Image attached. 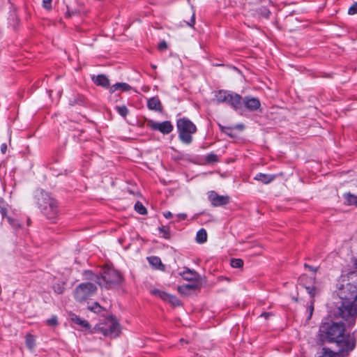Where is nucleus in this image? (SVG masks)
<instances>
[{
    "label": "nucleus",
    "mask_w": 357,
    "mask_h": 357,
    "mask_svg": "<svg viewBox=\"0 0 357 357\" xmlns=\"http://www.w3.org/2000/svg\"><path fill=\"white\" fill-rule=\"evenodd\" d=\"M151 67H152L153 68H154V69H155V68H156V66H155V65H151Z\"/></svg>",
    "instance_id": "603ef678"
},
{
    "label": "nucleus",
    "mask_w": 357,
    "mask_h": 357,
    "mask_svg": "<svg viewBox=\"0 0 357 357\" xmlns=\"http://www.w3.org/2000/svg\"><path fill=\"white\" fill-rule=\"evenodd\" d=\"M89 309L96 313H98L102 310L101 306L98 303H94L92 305L89 307Z\"/></svg>",
    "instance_id": "2f4dec72"
},
{
    "label": "nucleus",
    "mask_w": 357,
    "mask_h": 357,
    "mask_svg": "<svg viewBox=\"0 0 357 357\" xmlns=\"http://www.w3.org/2000/svg\"><path fill=\"white\" fill-rule=\"evenodd\" d=\"M7 151V144L3 143L1 145V151L3 154H5Z\"/></svg>",
    "instance_id": "79ce46f5"
},
{
    "label": "nucleus",
    "mask_w": 357,
    "mask_h": 357,
    "mask_svg": "<svg viewBox=\"0 0 357 357\" xmlns=\"http://www.w3.org/2000/svg\"><path fill=\"white\" fill-rule=\"evenodd\" d=\"M243 105L250 112L257 110L261 106L260 101L258 98L249 96H245L243 98H242V105Z\"/></svg>",
    "instance_id": "9b49d317"
},
{
    "label": "nucleus",
    "mask_w": 357,
    "mask_h": 357,
    "mask_svg": "<svg viewBox=\"0 0 357 357\" xmlns=\"http://www.w3.org/2000/svg\"><path fill=\"white\" fill-rule=\"evenodd\" d=\"M146 126L151 130H158L164 135H167L173 130V126L169 121H165L162 123L155 122L151 119L146 120Z\"/></svg>",
    "instance_id": "6e6552de"
},
{
    "label": "nucleus",
    "mask_w": 357,
    "mask_h": 357,
    "mask_svg": "<svg viewBox=\"0 0 357 357\" xmlns=\"http://www.w3.org/2000/svg\"><path fill=\"white\" fill-rule=\"evenodd\" d=\"M164 216L166 218L169 219V218H172L173 215L170 211H167V212L164 213Z\"/></svg>",
    "instance_id": "a18cd8bd"
},
{
    "label": "nucleus",
    "mask_w": 357,
    "mask_h": 357,
    "mask_svg": "<svg viewBox=\"0 0 357 357\" xmlns=\"http://www.w3.org/2000/svg\"><path fill=\"white\" fill-rule=\"evenodd\" d=\"M64 285H65L64 283H62V284H60V283L55 284L53 286V289H54V292H56L58 294H63L64 290H65Z\"/></svg>",
    "instance_id": "cd10ccee"
},
{
    "label": "nucleus",
    "mask_w": 357,
    "mask_h": 357,
    "mask_svg": "<svg viewBox=\"0 0 357 357\" xmlns=\"http://www.w3.org/2000/svg\"><path fill=\"white\" fill-rule=\"evenodd\" d=\"M149 264L154 268L158 269H163L164 265L162 264L160 258L155 256L148 257Z\"/></svg>",
    "instance_id": "6ab92c4d"
},
{
    "label": "nucleus",
    "mask_w": 357,
    "mask_h": 357,
    "mask_svg": "<svg viewBox=\"0 0 357 357\" xmlns=\"http://www.w3.org/2000/svg\"><path fill=\"white\" fill-rule=\"evenodd\" d=\"M46 323L50 326H56L57 324H58L56 317V316H52L51 318L48 319L46 321Z\"/></svg>",
    "instance_id": "72a5a7b5"
},
{
    "label": "nucleus",
    "mask_w": 357,
    "mask_h": 357,
    "mask_svg": "<svg viewBox=\"0 0 357 357\" xmlns=\"http://www.w3.org/2000/svg\"><path fill=\"white\" fill-rule=\"evenodd\" d=\"M116 112L123 117H126L128 114V109L125 105L116 106Z\"/></svg>",
    "instance_id": "393cba45"
},
{
    "label": "nucleus",
    "mask_w": 357,
    "mask_h": 357,
    "mask_svg": "<svg viewBox=\"0 0 357 357\" xmlns=\"http://www.w3.org/2000/svg\"><path fill=\"white\" fill-rule=\"evenodd\" d=\"M313 311H314V300L312 299L311 301V305L309 307V317H308L309 319L311 318Z\"/></svg>",
    "instance_id": "58836bf2"
},
{
    "label": "nucleus",
    "mask_w": 357,
    "mask_h": 357,
    "mask_svg": "<svg viewBox=\"0 0 357 357\" xmlns=\"http://www.w3.org/2000/svg\"><path fill=\"white\" fill-rule=\"evenodd\" d=\"M275 178V175L259 173L255 177V180L259 181L264 184H268Z\"/></svg>",
    "instance_id": "dca6fc26"
},
{
    "label": "nucleus",
    "mask_w": 357,
    "mask_h": 357,
    "mask_svg": "<svg viewBox=\"0 0 357 357\" xmlns=\"http://www.w3.org/2000/svg\"><path fill=\"white\" fill-rule=\"evenodd\" d=\"M70 320L82 328L88 329L90 328V324L86 320L82 319L75 314L70 316Z\"/></svg>",
    "instance_id": "4468645a"
},
{
    "label": "nucleus",
    "mask_w": 357,
    "mask_h": 357,
    "mask_svg": "<svg viewBox=\"0 0 357 357\" xmlns=\"http://www.w3.org/2000/svg\"><path fill=\"white\" fill-rule=\"evenodd\" d=\"M230 264L233 268H241L243 266V261L241 259H232Z\"/></svg>",
    "instance_id": "c85d7f7f"
},
{
    "label": "nucleus",
    "mask_w": 357,
    "mask_h": 357,
    "mask_svg": "<svg viewBox=\"0 0 357 357\" xmlns=\"http://www.w3.org/2000/svg\"><path fill=\"white\" fill-rule=\"evenodd\" d=\"M225 104L230 105L236 111L239 110L242 108V97L230 91Z\"/></svg>",
    "instance_id": "9d476101"
},
{
    "label": "nucleus",
    "mask_w": 357,
    "mask_h": 357,
    "mask_svg": "<svg viewBox=\"0 0 357 357\" xmlns=\"http://www.w3.org/2000/svg\"><path fill=\"white\" fill-rule=\"evenodd\" d=\"M92 80L98 86H100L106 89L109 88V80L105 75L93 76Z\"/></svg>",
    "instance_id": "ddd939ff"
},
{
    "label": "nucleus",
    "mask_w": 357,
    "mask_h": 357,
    "mask_svg": "<svg viewBox=\"0 0 357 357\" xmlns=\"http://www.w3.org/2000/svg\"><path fill=\"white\" fill-rule=\"evenodd\" d=\"M167 48V43L165 41H162L158 45V49L161 51L165 50Z\"/></svg>",
    "instance_id": "ea45409f"
},
{
    "label": "nucleus",
    "mask_w": 357,
    "mask_h": 357,
    "mask_svg": "<svg viewBox=\"0 0 357 357\" xmlns=\"http://www.w3.org/2000/svg\"><path fill=\"white\" fill-rule=\"evenodd\" d=\"M176 126L180 140L185 144H190L192 142V135L197 132L196 126L186 118L179 119Z\"/></svg>",
    "instance_id": "423d86ee"
},
{
    "label": "nucleus",
    "mask_w": 357,
    "mask_h": 357,
    "mask_svg": "<svg viewBox=\"0 0 357 357\" xmlns=\"http://www.w3.org/2000/svg\"><path fill=\"white\" fill-rule=\"evenodd\" d=\"M351 280H353V282H357V275H354L351 278Z\"/></svg>",
    "instance_id": "09e8293b"
},
{
    "label": "nucleus",
    "mask_w": 357,
    "mask_h": 357,
    "mask_svg": "<svg viewBox=\"0 0 357 357\" xmlns=\"http://www.w3.org/2000/svg\"><path fill=\"white\" fill-rule=\"evenodd\" d=\"M36 199L38 208L43 215L51 220L56 219L59 215L57 202L43 191L36 195Z\"/></svg>",
    "instance_id": "7ed1b4c3"
},
{
    "label": "nucleus",
    "mask_w": 357,
    "mask_h": 357,
    "mask_svg": "<svg viewBox=\"0 0 357 357\" xmlns=\"http://www.w3.org/2000/svg\"><path fill=\"white\" fill-rule=\"evenodd\" d=\"M26 344L29 349H32L34 347V338L31 334H28L26 336Z\"/></svg>",
    "instance_id": "c756f323"
},
{
    "label": "nucleus",
    "mask_w": 357,
    "mask_h": 357,
    "mask_svg": "<svg viewBox=\"0 0 357 357\" xmlns=\"http://www.w3.org/2000/svg\"><path fill=\"white\" fill-rule=\"evenodd\" d=\"M92 333H100L105 337L115 338L121 333L120 325L113 317L107 318L104 322L97 324L91 331Z\"/></svg>",
    "instance_id": "39448f33"
},
{
    "label": "nucleus",
    "mask_w": 357,
    "mask_h": 357,
    "mask_svg": "<svg viewBox=\"0 0 357 357\" xmlns=\"http://www.w3.org/2000/svg\"><path fill=\"white\" fill-rule=\"evenodd\" d=\"M96 286L91 282L79 284L74 291V297L78 302H83L92 296L96 291Z\"/></svg>",
    "instance_id": "0eeeda50"
},
{
    "label": "nucleus",
    "mask_w": 357,
    "mask_h": 357,
    "mask_svg": "<svg viewBox=\"0 0 357 357\" xmlns=\"http://www.w3.org/2000/svg\"><path fill=\"white\" fill-rule=\"evenodd\" d=\"M77 13V10H70L68 6H67V11L66 13V17H70L71 16L75 15Z\"/></svg>",
    "instance_id": "4c0bfd02"
},
{
    "label": "nucleus",
    "mask_w": 357,
    "mask_h": 357,
    "mask_svg": "<svg viewBox=\"0 0 357 357\" xmlns=\"http://www.w3.org/2000/svg\"><path fill=\"white\" fill-rule=\"evenodd\" d=\"M181 342H184V340L183 339H181Z\"/></svg>",
    "instance_id": "5fc2aeb1"
},
{
    "label": "nucleus",
    "mask_w": 357,
    "mask_h": 357,
    "mask_svg": "<svg viewBox=\"0 0 357 357\" xmlns=\"http://www.w3.org/2000/svg\"><path fill=\"white\" fill-rule=\"evenodd\" d=\"M337 355L339 356H343L339 354V351L337 353H335L328 348H323L321 355L319 357H336Z\"/></svg>",
    "instance_id": "5701e85b"
},
{
    "label": "nucleus",
    "mask_w": 357,
    "mask_h": 357,
    "mask_svg": "<svg viewBox=\"0 0 357 357\" xmlns=\"http://www.w3.org/2000/svg\"><path fill=\"white\" fill-rule=\"evenodd\" d=\"M152 294L165 301H167V299L169 298V295H170V294H169L165 291H160L159 289L153 290Z\"/></svg>",
    "instance_id": "b1692460"
},
{
    "label": "nucleus",
    "mask_w": 357,
    "mask_h": 357,
    "mask_svg": "<svg viewBox=\"0 0 357 357\" xmlns=\"http://www.w3.org/2000/svg\"><path fill=\"white\" fill-rule=\"evenodd\" d=\"M159 231L161 234H162V236L165 238H170V232L168 228L165 227H161L159 228Z\"/></svg>",
    "instance_id": "7c9ffc66"
},
{
    "label": "nucleus",
    "mask_w": 357,
    "mask_h": 357,
    "mask_svg": "<svg viewBox=\"0 0 357 357\" xmlns=\"http://www.w3.org/2000/svg\"><path fill=\"white\" fill-rule=\"evenodd\" d=\"M319 339L322 342L336 343L339 354L347 356L356 347V341L349 335H345V326L341 322L324 319L319 329Z\"/></svg>",
    "instance_id": "f257e3e1"
},
{
    "label": "nucleus",
    "mask_w": 357,
    "mask_h": 357,
    "mask_svg": "<svg viewBox=\"0 0 357 357\" xmlns=\"http://www.w3.org/2000/svg\"><path fill=\"white\" fill-rule=\"evenodd\" d=\"M147 107L151 110L160 112L162 109L161 102L158 97L149 98L147 101Z\"/></svg>",
    "instance_id": "f8f14e48"
},
{
    "label": "nucleus",
    "mask_w": 357,
    "mask_h": 357,
    "mask_svg": "<svg viewBox=\"0 0 357 357\" xmlns=\"http://www.w3.org/2000/svg\"><path fill=\"white\" fill-rule=\"evenodd\" d=\"M181 275L186 280H194L197 278V273L195 271H191L188 268H186L185 271H183L181 273Z\"/></svg>",
    "instance_id": "4be33fe9"
},
{
    "label": "nucleus",
    "mask_w": 357,
    "mask_h": 357,
    "mask_svg": "<svg viewBox=\"0 0 357 357\" xmlns=\"http://www.w3.org/2000/svg\"><path fill=\"white\" fill-rule=\"evenodd\" d=\"M91 279L95 280L100 286L110 288L119 284L122 281V276L116 270L110 267H104L100 276L93 275Z\"/></svg>",
    "instance_id": "20e7f679"
},
{
    "label": "nucleus",
    "mask_w": 357,
    "mask_h": 357,
    "mask_svg": "<svg viewBox=\"0 0 357 357\" xmlns=\"http://www.w3.org/2000/svg\"><path fill=\"white\" fill-rule=\"evenodd\" d=\"M52 0H43V6L47 10H51L52 7Z\"/></svg>",
    "instance_id": "c9c22d12"
},
{
    "label": "nucleus",
    "mask_w": 357,
    "mask_h": 357,
    "mask_svg": "<svg viewBox=\"0 0 357 357\" xmlns=\"http://www.w3.org/2000/svg\"><path fill=\"white\" fill-rule=\"evenodd\" d=\"M228 130H225V132H225V133H226V134H227V135H230V134L228 132Z\"/></svg>",
    "instance_id": "3c124183"
},
{
    "label": "nucleus",
    "mask_w": 357,
    "mask_h": 357,
    "mask_svg": "<svg viewBox=\"0 0 357 357\" xmlns=\"http://www.w3.org/2000/svg\"><path fill=\"white\" fill-rule=\"evenodd\" d=\"M196 285L194 284H185L178 287V291L183 294L185 293L188 290H194L196 289Z\"/></svg>",
    "instance_id": "bb28decb"
},
{
    "label": "nucleus",
    "mask_w": 357,
    "mask_h": 357,
    "mask_svg": "<svg viewBox=\"0 0 357 357\" xmlns=\"http://www.w3.org/2000/svg\"><path fill=\"white\" fill-rule=\"evenodd\" d=\"M356 186L357 187V180L356 181V183H355Z\"/></svg>",
    "instance_id": "864d4df0"
},
{
    "label": "nucleus",
    "mask_w": 357,
    "mask_h": 357,
    "mask_svg": "<svg viewBox=\"0 0 357 357\" xmlns=\"http://www.w3.org/2000/svg\"><path fill=\"white\" fill-rule=\"evenodd\" d=\"M207 241V232L204 229H200L196 234V242L198 243H204Z\"/></svg>",
    "instance_id": "aec40b11"
},
{
    "label": "nucleus",
    "mask_w": 357,
    "mask_h": 357,
    "mask_svg": "<svg viewBox=\"0 0 357 357\" xmlns=\"http://www.w3.org/2000/svg\"><path fill=\"white\" fill-rule=\"evenodd\" d=\"M208 198L214 207L225 206L229 202V196L220 195L215 191H210Z\"/></svg>",
    "instance_id": "1a4fd4ad"
},
{
    "label": "nucleus",
    "mask_w": 357,
    "mask_h": 357,
    "mask_svg": "<svg viewBox=\"0 0 357 357\" xmlns=\"http://www.w3.org/2000/svg\"><path fill=\"white\" fill-rule=\"evenodd\" d=\"M195 14L193 13L192 15L191 20H190V22H188L187 24L190 26H193L195 24Z\"/></svg>",
    "instance_id": "37998d69"
},
{
    "label": "nucleus",
    "mask_w": 357,
    "mask_h": 357,
    "mask_svg": "<svg viewBox=\"0 0 357 357\" xmlns=\"http://www.w3.org/2000/svg\"><path fill=\"white\" fill-rule=\"evenodd\" d=\"M181 342H184V340L183 339H181Z\"/></svg>",
    "instance_id": "6e6d98bb"
},
{
    "label": "nucleus",
    "mask_w": 357,
    "mask_h": 357,
    "mask_svg": "<svg viewBox=\"0 0 357 357\" xmlns=\"http://www.w3.org/2000/svg\"><path fill=\"white\" fill-rule=\"evenodd\" d=\"M229 92L230 91L225 90L218 91V92L215 93V100L218 104L225 103V101L227 100Z\"/></svg>",
    "instance_id": "f3484780"
},
{
    "label": "nucleus",
    "mask_w": 357,
    "mask_h": 357,
    "mask_svg": "<svg viewBox=\"0 0 357 357\" xmlns=\"http://www.w3.org/2000/svg\"><path fill=\"white\" fill-rule=\"evenodd\" d=\"M305 288L307 290V292L311 296V297H314L317 294V289L314 286H306L305 285Z\"/></svg>",
    "instance_id": "473e14b6"
},
{
    "label": "nucleus",
    "mask_w": 357,
    "mask_h": 357,
    "mask_svg": "<svg viewBox=\"0 0 357 357\" xmlns=\"http://www.w3.org/2000/svg\"><path fill=\"white\" fill-rule=\"evenodd\" d=\"M348 13L349 15L357 14V3H355L349 8Z\"/></svg>",
    "instance_id": "e433bc0d"
},
{
    "label": "nucleus",
    "mask_w": 357,
    "mask_h": 357,
    "mask_svg": "<svg viewBox=\"0 0 357 357\" xmlns=\"http://www.w3.org/2000/svg\"><path fill=\"white\" fill-rule=\"evenodd\" d=\"M130 86L126 83H116L109 88V92L114 93L116 91H127L130 89Z\"/></svg>",
    "instance_id": "a211bd4d"
},
{
    "label": "nucleus",
    "mask_w": 357,
    "mask_h": 357,
    "mask_svg": "<svg viewBox=\"0 0 357 357\" xmlns=\"http://www.w3.org/2000/svg\"><path fill=\"white\" fill-rule=\"evenodd\" d=\"M167 301L171 303L174 305H180V302H179L178 299L176 296H174L172 295H169V298L167 299Z\"/></svg>",
    "instance_id": "f704fd0d"
},
{
    "label": "nucleus",
    "mask_w": 357,
    "mask_h": 357,
    "mask_svg": "<svg viewBox=\"0 0 357 357\" xmlns=\"http://www.w3.org/2000/svg\"><path fill=\"white\" fill-rule=\"evenodd\" d=\"M178 220H184L187 218V215L185 213H179L177 215Z\"/></svg>",
    "instance_id": "a19ab883"
},
{
    "label": "nucleus",
    "mask_w": 357,
    "mask_h": 357,
    "mask_svg": "<svg viewBox=\"0 0 357 357\" xmlns=\"http://www.w3.org/2000/svg\"><path fill=\"white\" fill-rule=\"evenodd\" d=\"M306 278L305 275H302L301 278H300V281H301V283H303V280L304 279Z\"/></svg>",
    "instance_id": "8fccbe9b"
},
{
    "label": "nucleus",
    "mask_w": 357,
    "mask_h": 357,
    "mask_svg": "<svg viewBox=\"0 0 357 357\" xmlns=\"http://www.w3.org/2000/svg\"><path fill=\"white\" fill-rule=\"evenodd\" d=\"M261 317H264L265 319H268L270 316H272V313L271 312H264L261 315Z\"/></svg>",
    "instance_id": "49530a36"
},
{
    "label": "nucleus",
    "mask_w": 357,
    "mask_h": 357,
    "mask_svg": "<svg viewBox=\"0 0 357 357\" xmlns=\"http://www.w3.org/2000/svg\"><path fill=\"white\" fill-rule=\"evenodd\" d=\"M344 199V204L347 206H355L357 207V196L351 194V192H347L343 195Z\"/></svg>",
    "instance_id": "2eb2a0df"
},
{
    "label": "nucleus",
    "mask_w": 357,
    "mask_h": 357,
    "mask_svg": "<svg viewBox=\"0 0 357 357\" xmlns=\"http://www.w3.org/2000/svg\"><path fill=\"white\" fill-rule=\"evenodd\" d=\"M135 211L139 213V214L141 215H144L146 213V208L144 206V205L139 202H137L135 205Z\"/></svg>",
    "instance_id": "a878e982"
},
{
    "label": "nucleus",
    "mask_w": 357,
    "mask_h": 357,
    "mask_svg": "<svg viewBox=\"0 0 357 357\" xmlns=\"http://www.w3.org/2000/svg\"><path fill=\"white\" fill-rule=\"evenodd\" d=\"M220 129L222 132H225V130H230L229 128L225 127L223 126L219 125Z\"/></svg>",
    "instance_id": "de8ad7c7"
},
{
    "label": "nucleus",
    "mask_w": 357,
    "mask_h": 357,
    "mask_svg": "<svg viewBox=\"0 0 357 357\" xmlns=\"http://www.w3.org/2000/svg\"><path fill=\"white\" fill-rule=\"evenodd\" d=\"M1 214L3 218H6L7 221L11 225V226L13 228L18 229L21 227V223L19 222L18 220L6 215V212L4 209H1Z\"/></svg>",
    "instance_id": "412c9836"
},
{
    "label": "nucleus",
    "mask_w": 357,
    "mask_h": 357,
    "mask_svg": "<svg viewBox=\"0 0 357 357\" xmlns=\"http://www.w3.org/2000/svg\"><path fill=\"white\" fill-rule=\"evenodd\" d=\"M337 294L342 304L337 308L335 314L348 321L349 325H354L357 314V284L351 282L342 284Z\"/></svg>",
    "instance_id": "f03ea898"
},
{
    "label": "nucleus",
    "mask_w": 357,
    "mask_h": 357,
    "mask_svg": "<svg viewBox=\"0 0 357 357\" xmlns=\"http://www.w3.org/2000/svg\"><path fill=\"white\" fill-rule=\"evenodd\" d=\"M305 268H307L309 271H310L312 272H315L316 271V268H314L312 266L307 265L306 264H305Z\"/></svg>",
    "instance_id": "c03bdc74"
}]
</instances>
